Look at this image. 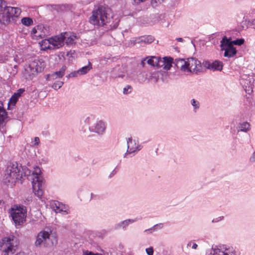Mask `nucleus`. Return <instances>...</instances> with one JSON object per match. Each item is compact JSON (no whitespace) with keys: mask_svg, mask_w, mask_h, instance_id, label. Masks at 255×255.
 Wrapping results in <instances>:
<instances>
[{"mask_svg":"<svg viewBox=\"0 0 255 255\" xmlns=\"http://www.w3.org/2000/svg\"><path fill=\"white\" fill-rule=\"evenodd\" d=\"M21 21L22 24L27 26L32 25L33 23L32 19L28 17L22 18Z\"/></svg>","mask_w":255,"mask_h":255,"instance_id":"29","label":"nucleus"},{"mask_svg":"<svg viewBox=\"0 0 255 255\" xmlns=\"http://www.w3.org/2000/svg\"><path fill=\"white\" fill-rule=\"evenodd\" d=\"M0 6V24H9L11 18L18 17L21 13L20 8L7 6V3L5 0Z\"/></svg>","mask_w":255,"mask_h":255,"instance_id":"3","label":"nucleus"},{"mask_svg":"<svg viewBox=\"0 0 255 255\" xmlns=\"http://www.w3.org/2000/svg\"><path fill=\"white\" fill-rule=\"evenodd\" d=\"M52 207L53 210L56 213L64 212L65 214H67L66 210H64L65 206L60 203L59 202L56 201L52 204Z\"/></svg>","mask_w":255,"mask_h":255,"instance_id":"20","label":"nucleus"},{"mask_svg":"<svg viewBox=\"0 0 255 255\" xmlns=\"http://www.w3.org/2000/svg\"><path fill=\"white\" fill-rule=\"evenodd\" d=\"M148 76L147 73H140L137 76V80L140 83H143L148 79Z\"/></svg>","mask_w":255,"mask_h":255,"instance_id":"32","label":"nucleus"},{"mask_svg":"<svg viewBox=\"0 0 255 255\" xmlns=\"http://www.w3.org/2000/svg\"><path fill=\"white\" fill-rule=\"evenodd\" d=\"M1 201L0 200V205L1 204Z\"/></svg>","mask_w":255,"mask_h":255,"instance_id":"57","label":"nucleus"},{"mask_svg":"<svg viewBox=\"0 0 255 255\" xmlns=\"http://www.w3.org/2000/svg\"><path fill=\"white\" fill-rule=\"evenodd\" d=\"M50 234L49 232L42 231L37 235L34 245L36 247L41 246L47 247L48 242L50 240Z\"/></svg>","mask_w":255,"mask_h":255,"instance_id":"10","label":"nucleus"},{"mask_svg":"<svg viewBox=\"0 0 255 255\" xmlns=\"http://www.w3.org/2000/svg\"><path fill=\"white\" fill-rule=\"evenodd\" d=\"M132 90V88L130 85H127L124 89H123V94L125 95H128L131 92Z\"/></svg>","mask_w":255,"mask_h":255,"instance_id":"38","label":"nucleus"},{"mask_svg":"<svg viewBox=\"0 0 255 255\" xmlns=\"http://www.w3.org/2000/svg\"><path fill=\"white\" fill-rule=\"evenodd\" d=\"M201 68V63L197 59L193 57L187 59V72L197 73Z\"/></svg>","mask_w":255,"mask_h":255,"instance_id":"11","label":"nucleus"},{"mask_svg":"<svg viewBox=\"0 0 255 255\" xmlns=\"http://www.w3.org/2000/svg\"><path fill=\"white\" fill-rule=\"evenodd\" d=\"M45 40H46V39H45V40H43V41H42V42H44V43H45V44H47V43H48V42H47V41H46V42H44V41H45Z\"/></svg>","mask_w":255,"mask_h":255,"instance_id":"56","label":"nucleus"},{"mask_svg":"<svg viewBox=\"0 0 255 255\" xmlns=\"http://www.w3.org/2000/svg\"><path fill=\"white\" fill-rule=\"evenodd\" d=\"M135 4H138L141 2L145 1L146 0H133Z\"/></svg>","mask_w":255,"mask_h":255,"instance_id":"50","label":"nucleus"},{"mask_svg":"<svg viewBox=\"0 0 255 255\" xmlns=\"http://www.w3.org/2000/svg\"><path fill=\"white\" fill-rule=\"evenodd\" d=\"M173 59L171 57H164L161 60L160 67H163L164 70H168L172 66Z\"/></svg>","mask_w":255,"mask_h":255,"instance_id":"18","label":"nucleus"},{"mask_svg":"<svg viewBox=\"0 0 255 255\" xmlns=\"http://www.w3.org/2000/svg\"><path fill=\"white\" fill-rule=\"evenodd\" d=\"M163 0H150V4L152 7L155 8L159 6Z\"/></svg>","mask_w":255,"mask_h":255,"instance_id":"36","label":"nucleus"},{"mask_svg":"<svg viewBox=\"0 0 255 255\" xmlns=\"http://www.w3.org/2000/svg\"><path fill=\"white\" fill-rule=\"evenodd\" d=\"M191 104L194 107V111L196 112L197 110L200 108L199 102L193 99L191 101Z\"/></svg>","mask_w":255,"mask_h":255,"instance_id":"34","label":"nucleus"},{"mask_svg":"<svg viewBox=\"0 0 255 255\" xmlns=\"http://www.w3.org/2000/svg\"><path fill=\"white\" fill-rule=\"evenodd\" d=\"M33 143V145L36 146L38 145L40 143V139L38 137H35L34 139V141L32 142Z\"/></svg>","mask_w":255,"mask_h":255,"instance_id":"45","label":"nucleus"},{"mask_svg":"<svg viewBox=\"0 0 255 255\" xmlns=\"http://www.w3.org/2000/svg\"><path fill=\"white\" fill-rule=\"evenodd\" d=\"M25 72H26V73H25V74H26V73H27V74H28V75H29L30 74H31V70H28V72H26V71H25Z\"/></svg>","mask_w":255,"mask_h":255,"instance_id":"54","label":"nucleus"},{"mask_svg":"<svg viewBox=\"0 0 255 255\" xmlns=\"http://www.w3.org/2000/svg\"><path fill=\"white\" fill-rule=\"evenodd\" d=\"M137 221V218H135L133 219H127L124 221H123L117 224L115 226V229L116 230H119L120 229H123L125 230L127 227L130 224L133 223H134Z\"/></svg>","mask_w":255,"mask_h":255,"instance_id":"17","label":"nucleus"},{"mask_svg":"<svg viewBox=\"0 0 255 255\" xmlns=\"http://www.w3.org/2000/svg\"><path fill=\"white\" fill-rule=\"evenodd\" d=\"M13 96H14L15 98H16L17 99H18V98L19 97V96H18V95H17L16 94V93H14V94L13 95Z\"/></svg>","mask_w":255,"mask_h":255,"instance_id":"55","label":"nucleus"},{"mask_svg":"<svg viewBox=\"0 0 255 255\" xmlns=\"http://www.w3.org/2000/svg\"><path fill=\"white\" fill-rule=\"evenodd\" d=\"M63 82L57 81L53 83L51 87L55 90H58L63 86Z\"/></svg>","mask_w":255,"mask_h":255,"instance_id":"35","label":"nucleus"},{"mask_svg":"<svg viewBox=\"0 0 255 255\" xmlns=\"http://www.w3.org/2000/svg\"><path fill=\"white\" fill-rule=\"evenodd\" d=\"M157 227H158L159 229H161L162 228V225L161 224L155 225L152 227L148 229L145 230L144 232L147 233H152L153 232L156 230V228Z\"/></svg>","mask_w":255,"mask_h":255,"instance_id":"33","label":"nucleus"},{"mask_svg":"<svg viewBox=\"0 0 255 255\" xmlns=\"http://www.w3.org/2000/svg\"><path fill=\"white\" fill-rule=\"evenodd\" d=\"M45 67V62L42 60H39L37 61L32 62L29 66L25 69V71L28 72V70H31V74L29 75V78H32L33 75L35 72H42Z\"/></svg>","mask_w":255,"mask_h":255,"instance_id":"9","label":"nucleus"},{"mask_svg":"<svg viewBox=\"0 0 255 255\" xmlns=\"http://www.w3.org/2000/svg\"><path fill=\"white\" fill-rule=\"evenodd\" d=\"M224 219V217L223 216H220V217H219L218 218H216V219H214L212 220V222L213 223H217L220 221H221L222 220H223Z\"/></svg>","mask_w":255,"mask_h":255,"instance_id":"49","label":"nucleus"},{"mask_svg":"<svg viewBox=\"0 0 255 255\" xmlns=\"http://www.w3.org/2000/svg\"><path fill=\"white\" fill-rule=\"evenodd\" d=\"M176 40L179 42H182L183 41V39L182 38H177Z\"/></svg>","mask_w":255,"mask_h":255,"instance_id":"52","label":"nucleus"},{"mask_svg":"<svg viewBox=\"0 0 255 255\" xmlns=\"http://www.w3.org/2000/svg\"><path fill=\"white\" fill-rule=\"evenodd\" d=\"M105 129V123L102 121H97L94 125L89 127V130L91 131L95 132L99 134H103Z\"/></svg>","mask_w":255,"mask_h":255,"instance_id":"15","label":"nucleus"},{"mask_svg":"<svg viewBox=\"0 0 255 255\" xmlns=\"http://www.w3.org/2000/svg\"><path fill=\"white\" fill-rule=\"evenodd\" d=\"M223 69V63L222 62L215 60L214 62H212V67L211 70L214 71H221Z\"/></svg>","mask_w":255,"mask_h":255,"instance_id":"23","label":"nucleus"},{"mask_svg":"<svg viewBox=\"0 0 255 255\" xmlns=\"http://www.w3.org/2000/svg\"><path fill=\"white\" fill-rule=\"evenodd\" d=\"M250 125L249 123L245 122L243 123H240L238 126V131H241L244 132H247L250 129Z\"/></svg>","mask_w":255,"mask_h":255,"instance_id":"24","label":"nucleus"},{"mask_svg":"<svg viewBox=\"0 0 255 255\" xmlns=\"http://www.w3.org/2000/svg\"><path fill=\"white\" fill-rule=\"evenodd\" d=\"M79 75V72L77 71H74V72H72L71 73H70L69 75H68L66 77L69 79L70 78H72V77H77Z\"/></svg>","mask_w":255,"mask_h":255,"instance_id":"40","label":"nucleus"},{"mask_svg":"<svg viewBox=\"0 0 255 255\" xmlns=\"http://www.w3.org/2000/svg\"><path fill=\"white\" fill-rule=\"evenodd\" d=\"M148 76V79L149 80H153L154 82H157L159 74L157 72H149L147 73Z\"/></svg>","mask_w":255,"mask_h":255,"instance_id":"28","label":"nucleus"},{"mask_svg":"<svg viewBox=\"0 0 255 255\" xmlns=\"http://www.w3.org/2000/svg\"><path fill=\"white\" fill-rule=\"evenodd\" d=\"M252 79H253V78H250L249 80L250 85H249V84L248 83H247V85L248 86V88H247V86H246V85L245 86V90L246 91V92L249 94H250L251 92H253V89L254 87V81L251 84Z\"/></svg>","mask_w":255,"mask_h":255,"instance_id":"31","label":"nucleus"},{"mask_svg":"<svg viewBox=\"0 0 255 255\" xmlns=\"http://www.w3.org/2000/svg\"><path fill=\"white\" fill-rule=\"evenodd\" d=\"M175 64L177 68L183 72L187 71V60L184 59H178L175 60Z\"/></svg>","mask_w":255,"mask_h":255,"instance_id":"19","label":"nucleus"},{"mask_svg":"<svg viewBox=\"0 0 255 255\" xmlns=\"http://www.w3.org/2000/svg\"><path fill=\"white\" fill-rule=\"evenodd\" d=\"M57 79V77L54 74V73H53L51 74H48L46 75V79L47 81H53Z\"/></svg>","mask_w":255,"mask_h":255,"instance_id":"39","label":"nucleus"},{"mask_svg":"<svg viewBox=\"0 0 255 255\" xmlns=\"http://www.w3.org/2000/svg\"><path fill=\"white\" fill-rule=\"evenodd\" d=\"M92 68V64L89 61L88 65L84 66L78 70L79 75H83L87 74Z\"/></svg>","mask_w":255,"mask_h":255,"instance_id":"22","label":"nucleus"},{"mask_svg":"<svg viewBox=\"0 0 255 255\" xmlns=\"http://www.w3.org/2000/svg\"><path fill=\"white\" fill-rule=\"evenodd\" d=\"M50 7L56 10L57 12H64L71 9L72 6L70 4H50Z\"/></svg>","mask_w":255,"mask_h":255,"instance_id":"16","label":"nucleus"},{"mask_svg":"<svg viewBox=\"0 0 255 255\" xmlns=\"http://www.w3.org/2000/svg\"><path fill=\"white\" fill-rule=\"evenodd\" d=\"M120 68L119 67H117L114 68L112 71H111V73L112 75V77L115 78L117 79L118 78H124L125 77V75L124 72H122L121 74H117L116 72L119 70Z\"/></svg>","mask_w":255,"mask_h":255,"instance_id":"26","label":"nucleus"},{"mask_svg":"<svg viewBox=\"0 0 255 255\" xmlns=\"http://www.w3.org/2000/svg\"><path fill=\"white\" fill-rule=\"evenodd\" d=\"M154 40V37L151 35H145L138 37L133 38L130 40V43L133 45L139 44L143 45L145 44H150Z\"/></svg>","mask_w":255,"mask_h":255,"instance_id":"14","label":"nucleus"},{"mask_svg":"<svg viewBox=\"0 0 255 255\" xmlns=\"http://www.w3.org/2000/svg\"><path fill=\"white\" fill-rule=\"evenodd\" d=\"M17 100L18 99L12 95L11 98L10 99L9 103H10L13 105H15Z\"/></svg>","mask_w":255,"mask_h":255,"instance_id":"43","label":"nucleus"},{"mask_svg":"<svg viewBox=\"0 0 255 255\" xmlns=\"http://www.w3.org/2000/svg\"><path fill=\"white\" fill-rule=\"evenodd\" d=\"M65 35H68V33H61L60 35L52 37L47 40H45L44 42H46L47 41L48 43L51 45V46H45V48L47 49H58L62 47L64 45V41L65 40L66 38Z\"/></svg>","mask_w":255,"mask_h":255,"instance_id":"5","label":"nucleus"},{"mask_svg":"<svg viewBox=\"0 0 255 255\" xmlns=\"http://www.w3.org/2000/svg\"><path fill=\"white\" fill-rule=\"evenodd\" d=\"M161 58L159 57L152 56L147 60V63L153 66L160 67Z\"/></svg>","mask_w":255,"mask_h":255,"instance_id":"21","label":"nucleus"},{"mask_svg":"<svg viewBox=\"0 0 255 255\" xmlns=\"http://www.w3.org/2000/svg\"><path fill=\"white\" fill-rule=\"evenodd\" d=\"M230 39V43L232 44V45H239L240 46L242 45L244 42V40L243 39H238L235 40L231 41V39Z\"/></svg>","mask_w":255,"mask_h":255,"instance_id":"37","label":"nucleus"},{"mask_svg":"<svg viewBox=\"0 0 255 255\" xmlns=\"http://www.w3.org/2000/svg\"><path fill=\"white\" fill-rule=\"evenodd\" d=\"M30 174L31 171L29 169L26 167L23 168L17 162L10 163L4 171L2 182L7 186L12 187L16 181H20L21 183L23 177L27 176L28 180H32V189L34 194L39 198H41L43 194V181L41 175V169L36 166L34 168L32 174Z\"/></svg>","mask_w":255,"mask_h":255,"instance_id":"1","label":"nucleus"},{"mask_svg":"<svg viewBox=\"0 0 255 255\" xmlns=\"http://www.w3.org/2000/svg\"><path fill=\"white\" fill-rule=\"evenodd\" d=\"M221 50L225 51L224 56L226 57L231 58L237 53L236 48L230 43V39L226 36H224L221 41Z\"/></svg>","mask_w":255,"mask_h":255,"instance_id":"7","label":"nucleus"},{"mask_svg":"<svg viewBox=\"0 0 255 255\" xmlns=\"http://www.w3.org/2000/svg\"><path fill=\"white\" fill-rule=\"evenodd\" d=\"M127 141V151L124 156V157H127L128 154L134 153L141 149V146L135 140H133L131 137L128 138Z\"/></svg>","mask_w":255,"mask_h":255,"instance_id":"12","label":"nucleus"},{"mask_svg":"<svg viewBox=\"0 0 255 255\" xmlns=\"http://www.w3.org/2000/svg\"><path fill=\"white\" fill-rule=\"evenodd\" d=\"M210 255H238L237 252L233 248H226L224 246L212 247Z\"/></svg>","mask_w":255,"mask_h":255,"instance_id":"8","label":"nucleus"},{"mask_svg":"<svg viewBox=\"0 0 255 255\" xmlns=\"http://www.w3.org/2000/svg\"><path fill=\"white\" fill-rule=\"evenodd\" d=\"M95 196H96V195H95L94 194L91 193V198H90V200H91L92 199L94 198Z\"/></svg>","mask_w":255,"mask_h":255,"instance_id":"53","label":"nucleus"},{"mask_svg":"<svg viewBox=\"0 0 255 255\" xmlns=\"http://www.w3.org/2000/svg\"><path fill=\"white\" fill-rule=\"evenodd\" d=\"M203 65H204V67H205L206 68L209 69H211L212 63H211L210 62L205 61L204 62H203Z\"/></svg>","mask_w":255,"mask_h":255,"instance_id":"44","label":"nucleus"},{"mask_svg":"<svg viewBox=\"0 0 255 255\" xmlns=\"http://www.w3.org/2000/svg\"><path fill=\"white\" fill-rule=\"evenodd\" d=\"M16 238L12 236L11 237H5L2 240V243L1 245V248L3 251L2 255H11L15 252L16 246H14L11 242Z\"/></svg>","mask_w":255,"mask_h":255,"instance_id":"6","label":"nucleus"},{"mask_svg":"<svg viewBox=\"0 0 255 255\" xmlns=\"http://www.w3.org/2000/svg\"><path fill=\"white\" fill-rule=\"evenodd\" d=\"M6 112L3 107V104L0 102V125L2 124L6 118Z\"/></svg>","mask_w":255,"mask_h":255,"instance_id":"25","label":"nucleus"},{"mask_svg":"<svg viewBox=\"0 0 255 255\" xmlns=\"http://www.w3.org/2000/svg\"><path fill=\"white\" fill-rule=\"evenodd\" d=\"M187 246L188 247H192V249H196L198 247V245L197 244H196V243H192V242H189L187 244Z\"/></svg>","mask_w":255,"mask_h":255,"instance_id":"47","label":"nucleus"},{"mask_svg":"<svg viewBox=\"0 0 255 255\" xmlns=\"http://www.w3.org/2000/svg\"><path fill=\"white\" fill-rule=\"evenodd\" d=\"M145 252L148 255H153L154 252L153 248L151 247L147 248L145 250Z\"/></svg>","mask_w":255,"mask_h":255,"instance_id":"42","label":"nucleus"},{"mask_svg":"<svg viewBox=\"0 0 255 255\" xmlns=\"http://www.w3.org/2000/svg\"><path fill=\"white\" fill-rule=\"evenodd\" d=\"M65 36H66V38L65 39L66 43L67 45H72L75 43V42H74L75 39L77 38L76 35H69V34L68 33V36H67V35H65Z\"/></svg>","mask_w":255,"mask_h":255,"instance_id":"27","label":"nucleus"},{"mask_svg":"<svg viewBox=\"0 0 255 255\" xmlns=\"http://www.w3.org/2000/svg\"><path fill=\"white\" fill-rule=\"evenodd\" d=\"M66 69V66H63L59 71L54 72L57 78H62L65 74V72Z\"/></svg>","mask_w":255,"mask_h":255,"instance_id":"30","label":"nucleus"},{"mask_svg":"<svg viewBox=\"0 0 255 255\" xmlns=\"http://www.w3.org/2000/svg\"><path fill=\"white\" fill-rule=\"evenodd\" d=\"M47 29L42 24H39L33 27L31 31V34L33 37L43 38L47 35Z\"/></svg>","mask_w":255,"mask_h":255,"instance_id":"13","label":"nucleus"},{"mask_svg":"<svg viewBox=\"0 0 255 255\" xmlns=\"http://www.w3.org/2000/svg\"><path fill=\"white\" fill-rule=\"evenodd\" d=\"M23 206H16V208H11V216L15 226H21L25 221L26 212Z\"/></svg>","mask_w":255,"mask_h":255,"instance_id":"4","label":"nucleus"},{"mask_svg":"<svg viewBox=\"0 0 255 255\" xmlns=\"http://www.w3.org/2000/svg\"><path fill=\"white\" fill-rule=\"evenodd\" d=\"M250 160L252 163H255V151L250 157Z\"/></svg>","mask_w":255,"mask_h":255,"instance_id":"48","label":"nucleus"},{"mask_svg":"<svg viewBox=\"0 0 255 255\" xmlns=\"http://www.w3.org/2000/svg\"><path fill=\"white\" fill-rule=\"evenodd\" d=\"M116 173V171H115V170H114L110 174V177H112L113 175H114Z\"/></svg>","mask_w":255,"mask_h":255,"instance_id":"51","label":"nucleus"},{"mask_svg":"<svg viewBox=\"0 0 255 255\" xmlns=\"http://www.w3.org/2000/svg\"><path fill=\"white\" fill-rule=\"evenodd\" d=\"M83 255H102L98 253H94L92 252L89 251H84L83 252Z\"/></svg>","mask_w":255,"mask_h":255,"instance_id":"41","label":"nucleus"},{"mask_svg":"<svg viewBox=\"0 0 255 255\" xmlns=\"http://www.w3.org/2000/svg\"><path fill=\"white\" fill-rule=\"evenodd\" d=\"M25 91V89L23 88L19 89L15 93L19 97L21 96L22 94Z\"/></svg>","mask_w":255,"mask_h":255,"instance_id":"46","label":"nucleus"},{"mask_svg":"<svg viewBox=\"0 0 255 255\" xmlns=\"http://www.w3.org/2000/svg\"><path fill=\"white\" fill-rule=\"evenodd\" d=\"M113 19L114 17L110 8L100 6L93 10L92 15L89 20L96 28L105 26L108 29H113L118 27L119 22V20H114Z\"/></svg>","mask_w":255,"mask_h":255,"instance_id":"2","label":"nucleus"}]
</instances>
